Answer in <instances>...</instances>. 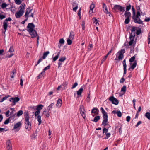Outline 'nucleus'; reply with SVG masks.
<instances>
[{
  "label": "nucleus",
  "instance_id": "43",
  "mask_svg": "<svg viewBox=\"0 0 150 150\" xmlns=\"http://www.w3.org/2000/svg\"><path fill=\"white\" fill-rule=\"evenodd\" d=\"M83 108H84V106L83 105H81L79 108L80 113H81V112L83 111Z\"/></svg>",
  "mask_w": 150,
  "mask_h": 150
},
{
  "label": "nucleus",
  "instance_id": "27",
  "mask_svg": "<svg viewBox=\"0 0 150 150\" xmlns=\"http://www.w3.org/2000/svg\"><path fill=\"white\" fill-rule=\"evenodd\" d=\"M43 106L42 105H39L37 106L36 110H40L43 108Z\"/></svg>",
  "mask_w": 150,
  "mask_h": 150
},
{
  "label": "nucleus",
  "instance_id": "44",
  "mask_svg": "<svg viewBox=\"0 0 150 150\" xmlns=\"http://www.w3.org/2000/svg\"><path fill=\"white\" fill-rule=\"evenodd\" d=\"M7 6V4L6 3H3L2 4L1 6L2 8H6Z\"/></svg>",
  "mask_w": 150,
  "mask_h": 150
},
{
  "label": "nucleus",
  "instance_id": "30",
  "mask_svg": "<svg viewBox=\"0 0 150 150\" xmlns=\"http://www.w3.org/2000/svg\"><path fill=\"white\" fill-rule=\"evenodd\" d=\"M37 136V133L36 132L33 133L31 135V139H35L36 138V137Z\"/></svg>",
  "mask_w": 150,
  "mask_h": 150
},
{
  "label": "nucleus",
  "instance_id": "8",
  "mask_svg": "<svg viewBox=\"0 0 150 150\" xmlns=\"http://www.w3.org/2000/svg\"><path fill=\"white\" fill-rule=\"evenodd\" d=\"M25 6V4L23 3L19 7V8H20V9L19 10V17L22 16L24 13Z\"/></svg>",
  "mask_w": 150,
  "mask_h": 150
},
{
  "label": "nucleus",
  "instance_id": "10",
  "mask_svg": "<svg viewBox=\"0 0 150 150\" xmlns=\"http://www.w3.org/2000/svg\"><path fill=\"white\" fill-rule=\"evenodd\" d=\"M9 101L12 102L11 104L12 105H14L16 102L19 101V98L18 97H16L15 98H11L9 99Z\"/></svg>",
  "mask_w": 150,
  "mask_h": 150
},
{
  "label": "nucleus",
  "instance_id": "50",
  "mask_svg": "<svg viewBox=\"0 0 150 150\" xmlns=\"http://www.w3.org/2000/svg\"><path fill=\"white\" fill-rule=\"evenodd\" d=\"M59 57L58 56H56L53 58L52 62H54Z\"/></svg>",
  "mask_w": 150,
  "mask_h": 150
},
{
  "label": "nucleus",
  "instance_id": "33",
  "mask_svg": "<svg viewBox=\"0 0 150 150\" xmlns=\"http://www.w3.org/2000/svg\"><path fill=\"white\" fill-rule=\"evenodd\" d=\"M92 20L93 21V23H95L96 25H97V24H99L96 18H93Z\"/></svg>",
  "mask_w": 150,
  "mask_h": 150
},
{
  "label": "nucleus",
  "instance_id": "9",
  "mask_svg": "<svg viewBox=\"0 0 150 150\" xmlns=\"http://www.w3.org/2000/svg\"><path fill=\"white\" fill-rule=\"evenodd\" d=\"M109 100L112 103L117 105L119 103V101L113 96H111L109 98Z\"/></svg>",
  "mask_w": 150,
  "mask_h": 150
},
{
  "label": "nucleus",
  "instance_id": "51",
  "mask_svg": "<svg viewBox=\"0 0 150 150\" xmlns=\"http://www.w3.org/2000/svg\"><path fill=\"white\" fill-rule=\"evenodd\" d=\"M78 85V83L77 82H76L71 87V88L73 89L75 88Z\"/></svg>",
  "mask_w": 150,
  "mask_h": 150
},
{
  "label": "nucleus",
  "instance_id": "7",
  "mask_svg": "<svg viewBox=\"0 0 150 150\" xmlns=\"http://www.w3.org/2000/svg\"><path fill=\"white\" fill-rule=\"evenodd\" d=\"M125 52V50L124 49H122L118 52L117 54H119V56L118 57L119 60H122L123 59L124 57L123 54Z\"/></svg>",
  "mask_w": 150,
  "mask_h": 150
},
{
  "label": "nucleus",
  "instance_id": "4",
  "mask_svg": "<svg viewBox=\"0 0 150 150\" xmlns=\"http://www.w3.org/2000/svg\"><path fill=\"white\" fill-rule=\"evenodd\" d=\"M136 27L133 26L131 30V33H130L129 38L130 40L129 42V46H131L134 42V37L135 36V30Z\"/></svg>",
  "mask_w": 150,
  "mask_h": 150
},
{
  "label": "nucleus",
  "instance_id": "49",
  "mask_svg": "<svg viewBox=\"0 0 150 150\" xmlns=\"http://www.w3.org/2000/svg\"><path fill=\"white\" fill-rule=\"evenodd\" d=\"M141 32V30L140 28L137 30L136 31V34L137 35H138L140 34Z\"/></svg>",
  "mask_w": 150,
  "mask_h": 150
},
{
  "label": "nucleus",
  "instance_id": "40",
  "mask_svg": "<svg viewBox=\"0 0 150 150\" xmlns=\"http://www.w3.org/2000/svg\"><path fill=\"white\" fill-rule=\"evenodd\" d=\"M40 110H37L35 113V117H36L37 116L39 115V114L40 113Z\"/></svg>",
  "mask_w": 150,
  "mask_h": 150
},
{
  "label": "nucleus",
  "instance_id": "18",
  "mask_svg": "<svg viewBox=\"0 0 150 150\" xmlns=\"http://www.w3.org/2000/svg\"><path fill=\"white\" fill-rule=\"evenodd\" d=\"M54 105V103H51L47 107V110H48V112L49 111H51V109L53 108V106Z\"/></svg>",
  "mask_w": 150,
  "mask_h": 150
},
{
  "label": "nucleus",
  "instance_id": "55",
  "mask_svg": "<svg viewBox=\"0 0 150 150\" xmlns=\"http://www.w3.org/2000/svg\"><path fill=\"white\" fill-rule=\"evenodd\" d=\"M9 118H8L4 122V124L5 125L7 124H8L10 122V120H9Z\"/></svg>",
  "mask_w": 150,
  "mask_h": 150
},
{
  "label": "nucleus",
  "instance_id": "28",
  "mask_svg": "<svg viewBox=\"0 0 150 150\" xmlns=\"http://www.w3.org/2000/svg\"><path fill=\"white\" fill-rule=\"evenodd\" d=\"M85 109L84 108H83V111H82V112H81V113H80L83 117V118L84 119H85L86 117V115L85 114Z\"/></svg>",
  "mask_w": 150,
  "mask_h": 150
},
{
  "label": "nucleus",
  "instance_id": "21",
  "mask_svg": "<svg viewBox=\"0 0 150 150\" xmlns=\"http://www.w3.org/2000/svg\"><path fill=\"white\" fill-rule=\"evenodd\" d=\"M100 119V117L99 116H96L94 119L92 120V121H93L94 122H97L98 120Z\"/></svg>",
  "mask_w": 150,
  "mask_h": 150
},
{
  "label": "nucleus",
  "instance_id": "42",
  "mask_svg": "<svg viewBox=\"0 0 150 150\" xmlns=\"http://www.w3.org/2000/svg\"><path fill=\"white\" fill-rule=\"evenodd\" d=\"M19 127V122H17L14 126L13 130Z\"/></svg>",
  "mask_w": 150,
  "mask_h": 150
},
{
  "label": "nucleus",
  "instance_id": "29",
  "mask_svg": "<svg viewBox=\"0 0 150 150\" xmlns=\"http://www.w3.org/2000/svg\"><path fill=\"white\" fill-rule=\"evenodd\" d=\"M44 74L45 73L43 72L42 71V72L39 74V75L37 76V79H38L41 78L42 76L44 75Z\"/></svg>",
  "mask_w": 150,
  "mask_h": 150
},
{
  "label": "nucleus",
  "instance_id": "63",
  "mask_svg": "<svg viewBox=\"0 0 150 150\" xmlns=\"http://www.w3.org/2000/svg\"><path fill=\"white\" fill-rule=\"evenodd\" d=\"M15 16L17 18H19V9H18L17 12L15 14Z\"/></svg>",
  "mask_w": 150,
  "mask_h": 150
},
{
  "label": "nucleus",
  "instance_id": "60",
  "mask_svg": "<svg viewBox=\"0 0 150 150\" xmlns=\"http://www.w3.org/2000/svg\"><path fill=\"white\" fill-rule=\"evenodd\" d=\"M59 42L60 44H63L64 43V41L63 39L62 38L60 40Z\"/></svg>",
  "mask_w": 150,
  "mask_h": 150
},
{
  "label": "nucleus",
  "instance_id": "46",
  "mask_svg": "<svg viewBox=\"0 0 150 150\" xmlns=\"http://www.w3.org/2000/svg\"><path fill=\"white\" fill-rule=\"evenodd\" d=\"M106 137H105L104 139H108L110 135V133H107L105 134Z\"/></svg>",
  "mask_w": 150,
  "mask_h": 150
},
{
  "label": "nucleus",
  "instance_id": "26",
  "mask_svg": "<svg viewBox=\"0 0 150 150\" xmlns=\"http://www.w3.org/2000/svg\"><path fill=\"white\" fill-rule=\"evenodd\" d=\"M10 96L9 95H7L5 96V97H3L2 99H0V102L2 103L3 102L4 100H6L8 97H10Z\"/></svg>",
  "mask_w": 150,
  "mask_h": 150
},
{
  "label": "nucleus",
  "instance_id": "56",
  "mask_svg": "<svg viewBox=\"0 0 150 150\" xmlns=\"http://www.w3.org/2000/svg\"><path fill=\"white\" fill-rule=\"evenodd\" d=\"M108 131V129L105 127L103 129V133H105L106 134L107 133Z\"/></svg>",
  "mask_w": 150,
  "mask_h": 150
},
{
  "label": "nucleus",
  "instance_id": "58",
  "mask_svg": "<svg viewBox=\"0 0 150 150\" xmlns=\"http://www.w3.org/2000/svg\"><path fill=\"white\" fill-rule=\"evenodd\" d=\"M125 80V79L124 77H122L120 80V83H123Z\"/></svg>",
  "mask_w": 150,
  "mask_h": 150
},
{
  "label": "nucleus",
  "instance_id": "52",
  "mask_svg": "<svg viewBox=\"0 0 150 150\" xmlns=\"http://www.w3.org/2000/svg\"><path fill=\"white\" fill-rule=\"evenodd\" d=\"M95 7V5L94 4H92L90 5V10H93V8Z\"/></svg>",
  "mask_w": 150,
  "mask_h": 150
},
{
  "label": "nucleus",
  "instance_id": "35",
  "mask_svg": "<svg viewBox=\"0 0 150 150\" xmlns=\"http://www.w3.org/2000/svg\"><path fill=\"white\" fill-rule=\"evenodd\" d=\"M67 44L68 45H70L72 43V40H71V39H69L68 38L67 40Z\"/></svg>",
  "mask_w": 150,
  "mask_h": 150
},
{
  "label": "nucleus",
  "instance_id": "32",
  "mask_svg": "<svg viewBox=\"0 0 150 150\" xmlns=\"http://www.w3.org/2000/svg\"><path fill=\"white\" fill-rule=\"evenodd\" d=\"M135 57H136L135 56V55L133 56L129 60V62L131 63H132L134 61Z\"/></svg>",
  "mask_w": 150,
  "mask_h": 150
},
{
  "label": "nucleus",
  "instance_id": "3",
  "mask_svg": "<svg viewBox=\"0 0 150 150\" xmlns=\"http://www.w3.org/2000/svg\"><path fill=\"white\" fill-rule=\"evenodd\" d=\"M101 112L103 114V120L102 122V125L105 126L108 125L109 123L108 121V116L107 113L104 110L102 107H101L100 108Z\"/></svg>",
  "mask_w": 150,
  "mask_h": 150
},
{
  "label": "nucleus",
  "instance_id": "53",
  "mask_svg": "<svg viewBox=\"0 0 150 150\" xmlns=\"http://www.w3.org/2000/svg\"><path fill=\"white\" fill-rule=\"evenodd\" d=\"M20 85L21 86H22L23 85V81L22 78V76L21 77Z\"/></svg>",
  "mask_w": 150,
  "mask_h": 150
},
{
  "label": "nucleus",
  "instance_id": "5",
  "mask_svg": "<svg viewBox=\"0 0 150 150\" xmlns=\"http://www.w3.org/2000/svg\"><path fill=\"white\" fill-rule=\"evenodd\" d=\"M114 12L117 11L118 10L120 12H123L125 11L124 7L120 6V5H115L112 8Z\"/></svg>",
  "mask_w": 150,
  "mask_h": 150
},
{
  "label": "nucleus",
  "instance_id": "39",
  "mask_svg": "<svg viewBox=\"0 0 150 150\" xmlns=\"http://www.w3.org/2000/svg\"><path fill=\"white\" fill-rule=\"evenodd\" d=\"M130 21L129 18H126L125 21V23L126 24H128Z\"/></svg>",
  "mask_w": 150,
  "mask_h": 150
},
{
  "label": "nucleus",
  "instance_id": "41",
  "mask_svg": "<svg viewBox=\"0 0 150 150\" xmlns=\"http://www.w3.org/2000/svg\"><path fill=\"white\" fill-rule=\"evenodd\" d=\"M117 114L118 117H121L122 114L121 112L120 111H117Z\"/></svg>",
  "mask_w": 150,
  "mask_h": 150
},
{
  "label": "nucleus",
  "instance_id": "14",
  "mask_svg": "<svg viewBox=\"0 0 150 150\" xmlns=\"http://www.w3.org/2000/svg\"><path fill=\"white\" fill-rule=\"evenodd\" d=\"M62 103V101L61 99H59L56 104V106L58 108H59L61 106Z\"/></svg>",
  "mask_w": 150,
  "mask_h": 150
},
{
  "label": "nucleus",
  "instance_id": "16",
  "mask_svg": "<svg viewBox=\"0 0 150 150\" xmlns=\"http://www.w3.org/2000/svg\"><path fill=\"white\" fill-rule=\"evenodd\" d=\"M98 109L97 108H94L92 110L91 113H94L96 115H97L98 114Z\"/></svg>",
  "mask_w": 150,
  "mask_h": 150
},
{
  "label": "nucleus",
  "instance_id": "45",
  "mask_svg": "<svg viewBox=\"0 0 150 150\" xmlns=\"http://www.w3.org/2000/svg\"><path fill=\"white\" fill-rule=\"evenodd\" d=\"M7 130V129H6V128H2L0 127V132H3L4 131H6Z\"/></svg>",
  "mask_w": 150,
  "mask_h": 150
},
{
  "label": "nucleus",
  "instance_id": "36",
  "mask_svg": "<svg viewBox=\"0 0 150 150\" xmlns=\"http://www.w3.org/2000/svg\"><path fill=\"white\" fill-rule=\"evenodd\" d=\"M66 59V57H63L60 58L59 61V62H63Z\"/></svg>",
  "mask_w": 150,
  "mask_h": 150
},
{
  "label": "nucleus",
  "instance_id": "38",
  "mask_svg": "<svg viewBox=\"0 0 150 150\" xmlns=\"http://www.w3.org/2000/svg\"><path fill=\"white\" fill-rule=\"evenodd\" d=\"M50 66L49 65L48 66H47L46 67H45L43 69V71H42L44 73L45 72V71L47 70H48L50 68Z\"/></svg>",
  "mask_w": 150,
  "mask_h": 150
},
{
  "label": "nucleus",
  "instance_id": "1",
  "mask_svg": "<svg viewBox=\"0 0 150 150\" xmlns=\"http://www.w3.org/2000/svg\"><path fill=\"white\" fill-rule=\"evenodd\" d=\"M35 27V25L32 23H28L27 26V30L33 38L35 37L38 35L36 31L34 29Z\"/></svg>",
  "mask_w": 150,
  "mask_h": 150
},
{
  "label": "nucleus",
  "instance_id": "59",
  "mask_svg": "<svg viewBox=\"0 0 150 150\" xmlns=\"http://www.w3.org/2000/svg\"><path fill=\"white\" fill-rule=\"evenodd\" d=\"M90 94H88V95L87 96V98L86 99V101L88 102H89L90 101Z\"/></svg>",
  "mask_w": 150,
  "mask_h": 150
},
{
  "label": "nucleus",
  "instance_id": "23",
  "mask_svg": "<svg viewBox=\"0 0 150 150\" xmlns=\"http://www.w3.org/2000/svg\"><path fill=\"white\" fill-rule=\"evenodd\" d=\"M49 54V51H47L46 52H44L42 57V59H45Z\"/></svg>",
  "mask_w": 150,
  "mask_h": 150
},
{
  "label": "nucleus",
  "instance_id": "47",
  "mask_svg": "<svg viewBox=\"0 0 150 150\" xmlns=\"http://www.w3.org/2000/svg\"><path fill=\"white\" fill-rule=\"evenodd\" d=\"M122 63L123 64V68H126L127 65L126 63L125 59L122 62Z\"/></svg>",
  "mask_w": 150,
  "mask_h": 150
},
{
  "label": "nucleus",
  "instance_id": "19",
  "mask_svg": "<svg viewBox=\"0 0 150 150\" xmlns=\"http://www.w3.org/2000/svg\"><path fill=\"white\" fill-rule=\"evenodd\" d=\"M124 15L126 18H129L131 16V14L130 12L126 11L124 13Z\"/></svg>",
  "mask_w": 150,
  "mask_h": 150
},
{
  "label": "nucleus",
  "instance_id": "31",
  "mask_svg": "<svg viewBox=\"0 0 150 150\" xmlns=\"http://www.w3.org/2000/svg\"><path fill=\"white\" fill-rule=\"evenodd\" d=\"M126 86L124 85V86L122 87V88L121 89V91L123 92H124V94L126 92Z\"/></svg>",
  "mask_w": 150,
  "mask_h": 150
},
{
  "label": "nucleus",
  "instance_id": "6",
  "mask_svg": "<svg viewBox=\"0 0 150 150\" xmlns=\"http://www.w3.org/2000/svg\"><path fill=\"white\" fill-rule=\"evenodd\" d=\"M140 16V13L139 11H137V14L136 16H135V19H136V21L137 22H136V21L133 19L134 22L137 23L141 24H143V23L142 21H141L140 20V18H139V16Z\"/></svg>",
  "mask_w": 150,
  "mask_h": 150
},
{
  "label": "nucleus",
  "instance_id": "13",
  "mask_svg": "<svg viewBox=\"0 0 150 150\" xmlns=\"http://www.w3.org/2000/svg\"><path fill=\"white\" fill-rule=\"evenodd\" d=\"M102 4L103 5L102 8L104 12L105 13H108V11L106 4L104 3H103Z\"/></svg>",
  "mask_w": 150,
  "mask_h": 150
},
{
  "label": "nucleus",
  "instance_id": "37",
  "mask_svg": "<svg viewBox=\"0 0 150 150\" xmlns=\"http://www.w3.org/2000/svg\"><path fill=\"white\" fill-rule=\"evenodd\" d=\"M14 51V50L13 48V47L12 46H11L9 50L8 51L7 53H8V52H10L11 53L12 52Z\"/></svg>",
  "mask_w": 150,
  "mask_h": 150
},
{
  "label": "nucleus",
  "instance_id": "17",
  "mask_svg": "<svg viewBox=\"0 0 150 150\" xmlns=\"http://www.w3.org/2000/svg\"><path fill=\"white\" fill-rule=\"evenodd\" d=\"M8 27V23L7 22L4 21L3 23V27L5 30L4 33L5 34V32L6 31Z\"/></svg>",
  "mask_w": 150,
  "mask_h": 150
},
{
  "label": "nucleus",
  "instance_id": "2",
  "mask_svg": "<svg viewBox=\"0 0 150 150\" xmlns=\"http://www.w3.org/2000/svg\"><path fill=\"white\" fill-rule=\"evenodd\" d=\"M24 117L25 119V128L26 130L29 131L31 129V124L29 121L30 117L28 112L24 113Z\"/></svg>",
  "mask_w": 150,
  "mask_h": 150
},
{
  "label": "nucleus",
  "instance_id": "57",
  "mask_svg": "<svg viewBox=\"0 0 150 150\" xmlns=\"http://www.w3.org/2000/svg\"><path fill=\"white\" fill-rule=\"evenodd\" d=\"M75 6H76L74 7L73 8V9L74 11H76V10H77V9L78 8V5L77 4H76Z\"/></svg>",
  "mask_w": 150,
  "mask_h": 150
},
{
  "label": "nucleus",
  "instance_id": "24",
  "mask_svg": "<svg viewBox=\"0 0 150 150\" xmlns=\"http://www.w3.org/2000/svg\"><path fill=\"white\" fill-rule=\"evenodd\" d=\"M74 34L73 32H70L69 36V39L72 40L74 38Z\"/></svg>",
  "mask_w": 150,
  "mask_h": 150
},
{
  "label": "nucleus",
  "instance_id": "25",
  "mask_svg": "<svg viewBox=\"0 0 150 150\" xmlns=\"http://www.w3.org/2000/svg\"><path fill=\"white\" fill-rule=\"evenodd\" d=\"M137 65V61L136 60H135L132 65L131 66V68L132 70H133L136 67Z\"/></svg>",
  "mask_w": 150,
  "mask_h": 150
},
{
  "label": "nucleus",
  "instance_id": "64",
  "mask_svg": "<svg viewBox=\"0 0 150 150\" xmlns=\"http://www.w3.org/2000/svg\"><path fill=\"white\" fill-rule=\"evenodd\" d=\"M5 16L3 15L0 14V19L2 20L5 18Z\"/></svg>",
  "mask_w": 150,
  "mask_h": 150
},
{
  "label": "nucleus",
  "instance_id": "61",
  "mask_svg": "<svg viewBox=\"0 0 150 150\" xmlns=\"http://www.w3.org/2000/svg\"><path fill=\"white\" fill-rule=\"evenodd\" d=\"M107 58L105 57H104L102 59L101 61V64H102L103 62L106 60Z\"/></svg>",
  "mask_w": 150,
  "mask_h": 150
},
{
  "label": "nucleus",
  "instance_id": "62",
  "mask_svg": "<svg viewBox=\"0 0 150 150\" xmlns=\"http://www.w3.org/2000/svg\"><path fill=\"white\" fill-rule=\"evenodd\" d=\"M81 8H80L79 9L78 12V15L79 16V18H81Z\"/></svg>",
  "mask_w": 150,
  "mask_h": 150
},
{
  "label": "nucleus",
  "instance_id": "22",
  "mask_svg": "<svg viewBox=\"0 0 150 150\" xmlns=\"http://www.w3.org/2000/svg\"><path fill=\"white\" fill-rule=\"evenodd\" d=\"M36 118L39 122L38 125H40L42 123L41 117L40 115H38Z\"/></svg>",
  "mask_w": 150,
  "mask_h": 150
},
{
  "label": "nucleus",
  "instance_id": "54",
  "mask_svg": "<svg viewBox=\"0 0 150 150\" xmlns=\"http://www.w3.org/2000/svg\"><path fill=\"white\" fill-rule=\"evenodd\" d=\"M81 26H82V29L83 30H85V23L83 21L82 22Z\"/></svg>",
  "mask_w": 150,
  "mask_h": 150
},
{
  "label": "nucleus",
  "instance_id": "34",
  "mask_svg": "<svg viewBox=\"0 0 150 150\" xmlns=\"http://www.w3.org/2000/svg\"><path fill=\"white\" fill-rule=\"evenodd\" d=\"M145 116L149 120H150V113L149 112H147L145 114Z\"/></svg>",
  "mask_w": 150,
  "mask_h": 150
},
{
  "label": "nucleus",
  "instance_id": "48",
  "mask_svg": "<svg viewBox=\"0 0 150 150\" xmlns=\"http://www.w3.org/2000/svg\"><path fill=\"white\" fill-rule=\"evenodd\" d=\"M131 8V5L129 4L128 6H127L126 7V11H128Z\"/></svg>",
  "mask_w": 150,
  "mask_h": 150
},
{
  "label": "nucleus",
  "instance_id": "20",
  "mask_svg": "<svg viewBox=\"0 0 150 150\" xmlns=\"http://www.w3.org/2000/svg\"><path fill=\"white\" fill-rule=\"evenodd\" d=\"M83 89V86H82L79 89L78 91H77V94L79 96H80L81 95V94L82 93Z\"/></svg>",
  "mask_w": 150,
  "mask_h": 150
},
{
  "label": "nucleus",
  "instance_id": "12",
  "mask_svg": "<svg viewBox=\"0 0 150 150\" xmlns=\"http://www.w3.org/2000/svg\"><path fill=\"white\" fill-rule=\"evenodd\" d=\"M7 148L8 150H12V145L10 140L7 141L6 142Z\"/></svg>",
  "mask_w": 150,
  "mask_h": 150
},
{
  "label": "nucleus",
  "instance_id": "15",
  "mask_svg": "<svg viewBox=\"0 0 150 150\" xmlns=\"http://www.w3.org/2000/svg\"><path fill=\"white\" fill-rule=\"evenodd\" d=\"M132 18L133 19H134L136 22H137L136 21V19H135V9L134 8V7L133 6L132 7Z\"/></svg>",
  "mask_w": 150,
  "mask_h": 150
},
{
  "label": "nucleus",
  "instance_id": "11",
  "mask_svg": "<svg viewBox=\"0 0 150 150\" xmlns=\"http://www.w3.org/2000/svg\"><path fill=\"white\" fill-rule=\"evenodd\" d=\"M32 10V9H30V7L28 8H27L26 11L25 12V16L26 18H27L25 19L24 21L25 22L26 21L28 20V14H29L30 13Z\"/></svg>",
  "mask_w": 150,
  "mask_h": 150
}]
</instances>
